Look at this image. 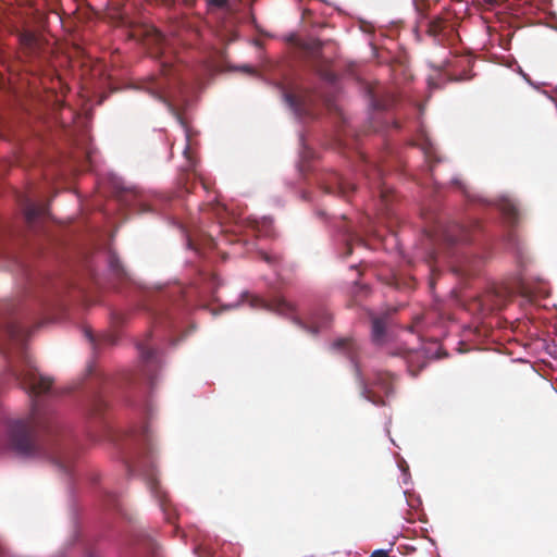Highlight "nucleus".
Listing matches in <instances>:
<instances>
[{
	"mask_svg": "<svg viewBox=\"0 0 557 557\" xmlns=\"http://www.w3.org/2000/svg\"><path fill=\"white\" fill-rule=\"evenodd\" d=\"M141 437H143V442L146 446H149L150 445V437H149V434H148V430L145 429L143 431V434H141ZM147 449H150L149 447H147Z\"/></svg>",
	"mask_w": 557,
	"mask_h": 557,
	"instance_id": "25",
	"label": "nucleus"
},
{
	"mask_svg": "<svg viewBox=\"0 0 557 557\" xmlns=\"http://www.w3.org/2000/svg\"><path fill=\"white\" fill-rule=\"evenodd\" d=\"M21 41L28 47H33L35 45L36 38L30 33H25L21 36Z\"/></svg>",
	"mask_w": 557,
	"mask_h": 557,
	"instance_id": "22",
	"label": "nucleus"
},
{
	"mask_svg": "<svg viewBox=\"0 0 557 557\" xmlns=\"http://www.w3.org/2000/svg\"><path fill=\"white\" fill-rule=\"evenodd\" d=\"M446 26V22L442 17H434L426 22V34L433 38H437Z\"/></svg>",
	"mask_w": 557,
	"mask_h": 557,
	"instance_id": "13",
	"label": "nucleus"
},
{
	"mask_svg": "<svg viewBox=\"0 0 557 557\" xmlns=\"http://www.w3.org/2000/svg\"><path fill=\"white\" fill-rule=\"evenodd\" d=\"M277 89L283 96L284 101L296 112L306 110L307 99L302 94L289 92L282 84H276Z\"/></svg>",
	"mask_w": 557,
	"mask_h": 557,
	"instance_id": "8",
	"label": "nucleus"
},
{
	"mask_svg": "<svg viewBox=\"0 0 557 557\" xmlns=\"http://www.w3.org/2000/svg\"><path fill=\"white\" fill-rule=\"evenodd\" d=\"M173 67L171 64L162 63L161 75L149 77L143 85V88L153 98L164 101L166 91L171 85V75Z\"/></svg>",
	"mask_w": 557,
	"mask_h": 557,
	"instance_id": "3",
	"label": "nucleus"
},
{
	"mask_svg": "<svg viewBox=\"0 0 557 557\" xmlns=\"http://www.w3.org/2000/svg\"><path fill=\"white\" fill-rule=\"evenodd\" d=\"M46 208L28 201L24 209V214L28 223H33L37 218L45 214Z\"/></svg>",
	"mask_w": 557,
	"mask_h": 557,
	"instance_id": "14",
	"label": "nucleus"
},
{
	"mask_svg": "<svg viewBox=\"0 0 557 557\" xmlns=\"http://www.w3.org/2000/svg\"><path fill=\"white\" fill-rule=\"evenodd\" d=\"M333 349L345 352L348 358L355 362L357 345L350 338H341L332 344Z\"/></svg>",
	"mask_w": 557,
	"mask_h": 557,
	"instance_id": "11",
	"label": "nucleus"
},
{
	"mask_svg": "<svg viewBox=\"0 0 557 557\" xmlns=\"http://www.w3.org/2000/svg\"><path fill=\"white\" fill-rule=\"evenodd\" d=\"M350 253H351V247L349 246L348 250H347V255H350Z\"/></svg>",
	"mask_w": 557,
	"mask_h": 557,
	"instance_id": "31",
	"label": "nucleus"
},
{
	"mask_svg": "<svg viewBox=\"0 0 557 557\" xmlns=\"http://www.w3.org/2000/svg\"><path fill=\"white\" fill-rule=\"evenodd\" d=\"M331 321L332 314L325 309H320L311 315L310 325L307 329L312 334H317L319 330L326 329Z\"/></svg>",
	"mask_w": 557,
	"mask_h": 557,
	"instance_id": "9",
	"label": "nucleus"
},
{
	"mask_svg": "<svg viewBox=\"0 0 557 557\" xmlns=\"http://www.w3.org/2000/svg\"><path fill=\"white\" fill-rule=\"evenodd\" d=\"M5 332L8 336L14 341H20L25 336L24 327L15 321L7 324Z\"/></svg>",
	"mask_w": 557,
	"mask_h": 557,
	"instance_id": "15",
	"label": "nucleus"
},
{
	"mask_svg": "<svg viewBox=\"0 0 557 557\" xmlns=\"http://www.w3.org/2000/svg\"><path fill=\"white\" fill-rule=\"evenodd\" d=\"M85 335H86V337L88 338V341H89L90 343H94V342H95V337H94V335H92V333H91V331H90V330H86V331H85Z\"/></svg>",
	"mask_w": 557,
	"mask_h": 557,
	"instance_id": "27",
	"label": "nucleus"
},
{
	"mask_svg": "<svg viewBox=\"0 0 557 557\" xmlns=\"http://www.w3.org/2000/svg\"><path fill=\"white\" fill-rule=\"evenodd\" d=\"M377 188H379V191H380V197L382 198V200L387 206L388 202H389V194H392V190L388 189L384 184H379Z\"/></svg>",
	"mask_w": 557,
	"mask_h": 557,
	"instance_id": "19",
	"label": "nucleus"
},
{
	"mask_svg": "<svg viewBox=\"0 0 557 557\" xmlns=\"http://www.w3.org/2000/svg\"><path fill=\"white\" fill-rule=\"evenodd\" d=\"M138 350L140 358L144 362V372L146 375L150 376V372L159 366L158 352L156 349L150 347L148 344L139 343Z\"/></svg>",
	"mask_w": 557,
	"mask_h": 557,
	"instance_id": "7",
	"label": "nucleus"
},
{
	"mask_svg": "<svg viewBox=\"0 0 557 557\" xmlns=\"http://www.w3.org/2000/svg\"><path fill=\"white\" fill-rule=\"evenodd\" d=\"M374 173H375V175H376L379 178H381V171H380V170L375 169V170H374Z\"/></svg>",
	"mask_w": 557,
	"mask_h": 557,
	"instance_id": "29",
	"label": "nucleus"
},
{
	"mask_svg": "<svg viewBox=\"0 0 557 557\" xmlns=\"http://www.w3.org/2000/svg\"><path fill=\"white\" fill-rule=\"evenodd\" d=\"M16 379L32 397L33 405L26 418L8 422L7 448L22 457L46 458L57 465L60 470L70 472L71 460L57 441L58 424L52 417L41 412L35 399L51 388L52 381L41 376L32 367L16 374Z\"/></svg>",
	"mask_w": 557,
	"mask_h": 557,
	"instance_id": "1",
	"label": "nucleus"
},
{
	"mask_svg": "<svg viewBox=\"0 0 557 557\" xmlns=\"http://www.w3.org/2000/svg\"><path fill=\"white\" fill-rule=\"evenodd\" d=\"M386 325H387L386 317H373L372 318L371 336H372V341L375 344L383 343L385 335H386Z\"/></svg>",
	"mask_w": 557,
	"mask_h": 557,
	"instance_id": "10",
	"label": "nucleus"
},
{
	"mask_svg": "<svg viewBox=\"0 0 557 557\" xmlns=\"http://www.w3.org/2000/svg\"><path fill=\"white\" fill-rule=\"evenodd\" d=\"M110 268L116 273L121 274L122 272V265L120 263V260L115 255H111L109 259Z\"/></svg>",
	"mask_w": 557,
	"mask_h": 557,
	"instance_id": "20",
	"label": "nucleus"
},
{
	"mask_svg": "<svg viewBox=\"0 0 557 557\" xmlns=\"http://www.w3.org/2000/svg\"><path fill=\"white\" fill-rule=\"evenodd\" d=\"M479 227L480 223L476 220H471L467 224L453 222L443 230V240L448 245L470 242L472 232Z\"/></svg>",
	"mask_w": 557,
	"mask_h": 557,
	"instance_id": "4",
	"label": "nucleus"
},
{
	"mask_svg": "<svg viewBox=\"0 0 557 557\" xmlns=\"http://www.w3.org/2000/svg\"><path fill=\"white\" fill-rule=\"evenodd\" d=\"M260 256H261L262 260H264L265 262H268V263H270V264H272V263H274V262H275V258H274V257H272V256H270V255H269V253H267V252H261V253H260Z\"/></svg>",
	"mask_w": 557,
	"mask_h": 557,
	"instance_id": "24",
	"label": "nucleus"
},
{
	"mask_svg": "<svg viewBox=\"0 0 557 557\" xmlns=\"http://www.w3.org/2000/svg\"><path fill=\"white\" fill-rule=\"evenodd\" d=\"M240 71L247 73V74H255V69L249 65H243L239 67Z\"/></svg>",
	"mask_w": 557,
	"mask_h": 557,
	"instance_id": "26",
	"label": "nucleus"
},
{
	"mask_svg": "<svg viewBox=\"0 0 557 557\" xmlns=\"http://www.w3.org/2000/svg\"><path fill=\"white\" fill-rule=\"evenodd\" d=\"M499 210L502 211L504 218L508 221L510 224H516L518 222L519 212L515 203H512L508 199H504L499 203Z\"/></svg>",
	"mask_w": 557,
	"mask_h": 557,
	"instance_id": "12",
	"label": "nucleus"
},
{
	"mask_svg": "<svg viewBox=\"0 0 557 557\" xmlns=\"http://www.w3.org/2000/svg\"><path fill=\"white\" fill-rule=\"evenodd\" d=\"M146 480L148 488L150 490L152 496L158 500L166 520L169 522H173V520L176 518L175 509L172 507L168 498V494L162 491L159 481L152 470L146 473Z\"/></svg>",
	"mask_w": 557,
	"mask_h": 557,
	"instance_id": "5",
	"label": "nucleus"
},
{
	"mask_svg": "<svg viewBox=\"0 0 557 557\" xmlns=\"http://www.w3.org/2000/svg\"><path fill=\"white\" fill-rule=\"evenodd\" d=\"M227 0H206L209 10L224 9L227 5Z\"/></svg>",
	"mask_w": 557,
	"mask_h": 557,
	"instance_id": "18",
	"label": "nucleus"
},
{
	"mask_svg": "<svg viewBox=\"0 0 557 557\" xmlns=\"http://www.w3.org/2000/svg\"><path fill=\"white\" fill-rule=\"evenodd\" d=\"M335 180H336L338 193L341 195L346 197L348 194H350L355 190V185L352 183L344 180L342 176L336 175Z\"/></svg>",
	"mask_w": 557,
	"mask_h": 557,
	"instance_id": "17",
	"label": "nucleus"
},
{
	"mask_svg": "<svg viewBox=\"0 0 557 557\" xmlns=\"http://www.w3.org/2000/svg\"><path fill=\"white\" fill-rule=\"evenodd\" d=\"M411 352H412L411 350L405 349L401 352H399L398 355H401L404 357H408Z\"/></svg>",
	"mask_w": 557,
	"mask_h": 557,
	"instance_id": "28",
	"label": "nucleus"
},
{
	"mask_svg": "<svg viewBox=\"0 0 557 557\" xmlns=\"http://www.w3.org/2000/svg\"><path fill=\"white\" fill-rule=\"evenodd\" d=\"M270 309L282 314H287L294 311V306L284 298H277L270 305Z\"/></svg>",
	"mask_w": 557,
	"mask_h": 557,
	"instance_id": "16",
	"label": "nucleus"
},
{
	"mask_svg": "<svg viewBox=\"0 0 557 557\" xmlns=\"http://www.w3.org/2000/svg\"><path fill=\"white\" fill-rule=\"evenodd\" d=\"M370 557H389L388 552L384 549L374 550Z\"/></svg>",
	"mask_w": 557,
	"mask_h": 557,
	"instance_id": "23",
	"label": "nucleus"
},
{
	"mask_svg": "<svg viewBox=\"0 0 557 557\" xmlns=\"http://www.w3.org/2000/svg\"><path fill=\"white\" fill-rule=\"evenodd\" d=\"M509 296L510 292L507 288L495 287L493 292L485 296L483 306L491 310L502 309L506 305Z\"/></svg>",
	"mask_w": 557,
	"mask_h": 557,
	"instance_id": "6",
	"label": "nucleus"
},
{
	"mask_svg": "<svg viewBox=\"0 0 557 557\" xmlns=\"http://www.w3.org/2000/svg\"><path fill=\"white\" fill-rule=\"evenodd\" d=\"M355 373L358 380L361 395L376 406H384V396L388 397L394 392L393 376L387 372L377 371L372 379L363 376L359 366L355 362Z\"/></svg>",
	"mask_w": 557,
	"mask_h": 557,
	"instance_id": "2",
	"label": "nucleus"
},
{
	"mask_svg": "<svg viewBox=\"0 0 557 557\" xmlns=\"http://www.w3.org/2000/svg\"><path fill=\"white\" fill-rule=\"evenodd\" d=\"M435 258H436L435 252H432V253L430 255V260H431V261H434V260H435Z\"/></svg>",
	"mask_w": 557,
	"mask_h": 557,
	"instance_id": "30",
	"label": "nucleus"
},
{
	"mask_svg": "<svg viewBox=\"0 0 557 557\" xmlns=\"http://www.w3.org/2000/svg\"><path fill=\"white\" fill-rule=\"evenodd\" d=\"M106 406H107L106 401L102 398L98 397L94 401L92 412L95 414H99L106 408Z\"/></svg>",
	"mask_w": 557,
	"mask_h": 557,
	"instance_id": "21",
	"label": "nucleus"
}]
</instances>
